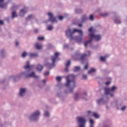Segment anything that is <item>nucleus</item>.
<instances>
[{"label":"nucleus","mask_w":127,"mask_h":127,"mask_svg":"<svg viewBox=\"0 0 127 127\" xmlns=\"http://www.w3.org/2000/svg\"><path fill=\"white\" fill-rule=\"evenodd\" d=\"M87 20V17L86 15H83L82 16L81 18V23H83V22H85Z\"/></svg>","instance_id":"20"},{"label":"nucleus","mask_w":127,"mask_h":127,"mask_svg":"<svg viewBox=\"0 0 127 127\" xmlns=\"http://www.w3.org/2000/svg\"><path fill=\"white\" fill-rule=\"evenodd\" d=\"M17 14H16V13L15 11H13L12 12V18H14V17H17Z\"/></svg>","instance_id":"25"},{"label":"nucleus","mask_w":127,"mask_h":127,"mask_svg":"<svg viewBox=\"0 0 127 127\" xmlns=\"http://www.w3.org/2000/svg\"><path fill=\"white\" fill-rule=\"evenodd\" d=\"M48 15L49 16V19L47 21H51V22H57V20L56 17L53 16V14L52 12H49L48 13Z\"/></svg>","instance_id":"10"},{"label":"nucleus","mask_w":127,"mask_h":127,"mask_svg":"<svg viewBox=\"0 0 127 127\" xmlns=\"http://www.w3.org/2000/svg\"><path fill=\"white\" fill-rule=\"evenodd\" d=\"M81 98L85 100V101H87V92H85L84 94L77 92L74 94V100H75V101H78V100H79Z\"/></svg>","instance_id":"7"},{"label":"nucleus","mask_w":127,"mask_h":127,"mask_svg":"<svg viewBox=\"0 0 127 127\" xmlns=\"http://www.w3.org/2000/svg\"><path fill=\"white\" fill-rule=\"evenodd\" d=\"M47 30L51 31V30H52V29H53V26H51V25H49V26L47 27Z\"/></svg>","instance_id":"30"},{"label":"nucleus","mask_w":127,"mask_h":127,"mask_svg":"<svg viewBox=\"0 0 127 127\" xmlns=\"http://www.w3.org/2000/svg\"><path fill=\"white\" fill-rule=\"evenodd\" d=\"M60 54V53L58 52L55 53L54 56L52 57V64L47 63L45 64L46 67H47L49 69H52V68H53V67H55V61H56V60L58 59V56H59Z\"/></svg>","instance_id":"5"},{"label":"nucleus","mask_w":127,"mask_h":127,"mask_svg":"<svg viewBox=\"0 0 127 127\" xmlns=\"http://www.w3.org/2000/svg\"><path fill=\"white\" fill-rule=\"evenodd\" d=\"M35 48L38 50H40L42 48V44L40 43H37L35 45Z\"/></svg>","instance_id":"15"},{"label":"nucleus","mask_w":127,"mask_h":127,"mask_svg":"<svg viewBox=\"0 0 127 127\" xmlns=\"http://www.w3.org/2000/svg\"><path fill=\"white\" fill-rule=\"evenodd\" d=\"M89 19L90 20L93 21L94 20V16H93V15H90L89 16Z\"/></svg>","instance_id":"32"},{"label":"nucleus","mask_w":127,"mask_h":127,"mask_svg":"<svg viewBox=\"0 0 127 127\" xmlns=\"http://www.w3.org/2000/svg\"><path fill=\"white\" fill-rule=\"evenodd\" d=\"M91 48H92V46H90Z\"/></svg>","instance_id":"53"},{"label":"nucleus","mask_w":127,"mask_h":127,"mask_svg":"<svg viewBox=\"0 0 127 127\" xmlns=\"http://www.w3.org/2000/svg\"><path fill=\"white\" fill-rule=\"evenodd\" d=\"M3 24V21L0 20V25H2Z\"/></svg>","instance_id":"46"},{"label":"nucleus","mask_w":127,"mask_h":127,"mask_svg":"<svg viewBox=\"0 0 127 127\" xmlns=\"http://www.w3.org/2000/svg\"><path fill=\"white\" fill-rule=\"evenodd\" d=\"M106 86H108V85H110L111 84V81H107L105 83Z\"/></svg>","instance_id":"43"},{"label":"nucleus","mask_w":127,"mask_h":127,"mask_svg":"<svg viewBox=\"0 0 127 127\" xmlns=\"http://www.w3.org/2000/svg\"><path fill=\"white\" fill-rule=\"evenodd\" d=\"M78 26H79V27H81V26H82V24H78Z\"/></svg>","instance_id":"50"},{"label":"nucleus","mask_w":127,"mask_h":127,"mask_svg":"<svg viewBox=\"0 0 127 127\" xmlns=\"http://www.w3.org/2000/svg\"><path fill=\"white\" fill-rule=\"evenodd\" d=\"M42 69H43V65L40 64L38 65V66L37 67V70L38 72L42 71Z\"/></svg>","instance_id":"18"},{"label":"nucleus","mask_w":127,"mask_h":127,"mask_svg":"<svg viewBox=\"0 0 127 127\" xmlns=\"http://www.w3.org/2000/svg\"><path fill=\"white\" fill-rule=\"evenodd\" d=\"M50 114L49 113V112L46 111L44 112V116L45 117H49Z\"/></svg>","instance_id":"27"},{"label":"nucleus","mask_w":127,"mask_h":127,"mask_svg":"<svg viewBox=\"0 0 127 127\" xmlns=\"http://www.w3.org/2000/svg\"><path fill=\"white\" fill-rule=\"evenodd\" d=\"M87 53L88 54H84L83 55L78 54V56H80V60H81V61H84V60H85V59H86L87 57L90 56V55H91V52L90 51H88Z\"/></svg>","instance_id":"11"},{"label":"nucleus","mask_w":127,"mask_h":127,"mask_svg":"<svg viewBox=\"0 0 127 127\" xmlns=\"http://www.w3.org/2000/svg\"><path fill=\"white\" fill-rule=\"evenodd\" d=\"M84 69L85 70L88 69V64H85V65L84 67Z\"/></svg>","instance_id":"41"},{"label":"nucleus","mask_w":127,"mask_h":127,"mask_svg":"<svg viewBox=\"0 0 127 127\" xmlns=\"http://www.w3.org/2000/svg\"><path fill=\"white\" fill-rule=\"evenodd\" d=\"M57 96L58 97H59V98L61 97V96H62V92H58L57 93Z\"/></svg>","instance_id":"36"},{"label":"nucleus","mask_w":127,"mask_h":127,"mask_svg":"<svg viewBox=\"0 0 127 127\" xmlns=\"http://www.w3.org/2000/svg\"><path fill=\"white\" fill-rule=\"evenodd\" d=\"M103 127H111V125H109L107 124H104Z\"/></svg>","instance_id":"35"},{"label":"nucleus","mask_w":127,"mask_h":127,"mask_svg":"<svg viewBox=\"0 0 127 127\" xmlns=\"http://www.w3.org/2000/svg\"><path fill=\"white\" fill-rule=\"evenodd\" d=\"M3 0H0V7L1 8H3L7 4V3H4Z\"/></svg>","instance_id":"16"},{"label":"nucleus","mask_w":127,"mask_h":127,"mask_svg":"<svg viewBox=\"0 0 127 127\" xmlns=\"http://www.w3.org/2000/svg\"><path fill=\"white\" fill-rule=\"evenodd\" d=\"M88 31L89 32V35L90 37V39L88 41L84 43L85 47H87V45L90 44L91 42H92L93 39L95 41H100V40H101V39L102 38V36L101 35H96L94 34L96 30H95V29L93 28V27H91L88 29Z\"/></svg>","instance_id":"4"},{"label":"nucleus","mask_w":127,"mask_h":127,"mask_svg":"<svg viewBox=\"0 0 127 127\" xmlns=\"http://www.w3.org/2000/svg\"><path fill=\"white\" fill-rule=\"evenodd\" d=\"M64 49L68 48V45H64Z\"/></svg>","instance_id":"47"},{"label":"nucleus","mask_w":127,"mask_h":127,"mask_svg":"<svg viewBox=\"0 0 127 127\" xmlns=\"http://www.w3.org/2000/svg\"><path fill=\"white\" fill-rule=\"evenodd\" d=\"M114 22L115 23H116V24H120L121 23V20H120V19L118 17L114 19Z\"/></svg>","instance_id":"19"},{"label":"nucleus","mask_w":127,"mask_h":127,"mask_svg":"<svg viewBox=\"0 0 127 127\" xmlns=\"http://www.w3.org/2000/svg\"><path fill=\"white\" fill-rule=\"evenodd\" d=\"M29 55L30 58H35V57H37L38 56V54H37V53H29Z\"/></svg>","instance_id":"17"},{"label":"nucleus","mask_w":127,"mask_h":127,"mask_svg":"<svg viewBox=\"0 0 127 127\" xmlns=\"http://www.w3.org/2000/svg\"><path fill=\"white\" fill-rule=\"evenodd\" d=\"M95 72H96V69L92 68L88 71V74H92V73H95Z\"/></svg>","instance_id":"23"},{"label":"nucleus","mask_w":127,"mask_h":127,"mask_svg":"<svg viewBox=\"0 0 127 127\" xmlns=\"http://www.w3.org/2000/svg\"><path fill=\"white\" fill-rule=\"evenodd\" d=\"M63 18H64V17L62 16H60L59 17V19L60 20H62V19H63Z\"/></svg>","instance_id":"42"},{"label":"nucleus","mask_w":127,"mask_h":127,"mask_svg":"<svg viewBox=\"0 0 127 127\" xmlns=\"http://www.w3.org/2000/svg\"><path fill=\"white\" fill-rule=\"evenodd\" d=\"M121 110V111H125L126 110V106L123 107Z\"/></svg>","instance_id":"45"},{"label":"nucleus","mask_w":127,"mask_h":127,"mask_svg":"<svg viewBox=\"0 0 127 127\" xmlns=\"http://www.w3.org/2000/svg\"><path fill=\"white\" fill-rule=\"evenodd\" d=\"M27 56V53H26V52H24L21 54V58H25V57H26Z\"/></svg>","instance_id":"24"},{"label":"nucleus","mask_w":127,"mask_h":127,"mask_svg":"<svg viewBox=\"0 0 127 127\" xmlns=\"http://www.w3.org/2000/svg\"><path fill=\"white\" fill-rule=\"evenodd\" d=\"M38 39L39 40H40V41L43 40V39H44V37H43V36H42V37H38Z\"/></svg>","instance_id":"37"},{"label":"nucleus","mask_w":127,"mask_h":127,"mask_svg":"<svg viewBox=\"0 0 127 127\" xmlns=\"http://www.w3.org/2000/svg\"><path fill=\"white\" fill-rule=\"evenodd\" d=\"M83 79H85V80L87 79V75H83Z\"/></svg>","instance_id":"44"},{"label":"nucleus","mask_w":127,"mask_h":127,"mask_svg":"<svg viewBox=\"0 0 127 127\" xmlns=\"http://www.w3.org/2000/svg\"><path fill=\"white\" fill-rule=\"evenodd\" d=\"M28 11V8L25 7L23 9L20 10L19 15L20 16H24V14L26 13V12Z\"/></svg>","instance_id":"12"},{"label":"nucleus","mask_w":127,"mask_h":127,"mask_svg":"<svg viewBox=\"0 0 127 127\" xmlns=\"http://www.w3.org/2000/svg\"><path fill=\"white\" fill-rule=\"evenodd\" d=\"M108 14H109V13L106 12V13H104V14H101V16H103L104 17H105L107 16Z\"/></svg>","instance_id":"34"},{"label":"nucleus","mask_w":127,"mask_h":127,"mask_svg":"<svg viewBox=\"0 0 127 127\" xmlns=\"http://www.w3.org/2000/svg\"><path fill=\"white\" fill-rule=\"evenodd\" d=\"M26 92V89L20 88L19 93V96H20V97H23V96L25 95Z\"/></svg>","instance_id":"13"},{"label":"nucleus","mask_w":127,"mask_h":127,"mask_svg":"<svg viewBox=\"0 0 127 127\" xmlns=\"http://www.w3.org/2000/svg\"><path fill=\"white\" fill-rule=\"evenodd\" d=\"M4 53V50H2V51H1L0 54H1V56H2V55H3Z\"/></svg>","instance_id":"40"},{"label":"nucleus","mask_w":127,"mask_h":127,"mask_svg":"<svg viewBox=\"0 0 127 127\" xmlns=\"http://www.w3.org/2000/svg\"><path fill=\"white\" fill-rule=\"evenodd\" d=\"M65 35L69 38L70 41L74 39L77 42H81L83 39V31L73 29V31L70 28L65 31Z\"/></svg>","instance_id":"2"},{"label":"nucleus","mask_w":127,"mask_h":127,"mask_svg":"<svg viewBox=\"0 0 127 127\" xmlns=\"http://www.w3.org/2000/svg\"><path fill=\"white\" fill-rule=\"evenodd\" d=\"M89 123L90 125H94V120L92 119H90Z\"/></svg>","instance_id":"38"},{"label":"nucleus","mask_w":127,"mask_h":127,"mask_svg":"<svg viewBox=\"0 0 127 127\" xmlns=\"http://www.w3.org/2000/svg\"><path fill=\"white\" fill-rule=\"evenodd\" d=\"M46 82V80L44 79V80H43V83L44 84H45Z\"/></svg>","instance_id":"49"},{"label":"nucleus","mask_w":127,"mask_h":127,"mask_svg":"<svg viewBox=\"0 0 127 127\" xmlns=\"http://www.w3.org/2000/svg\"><path fill=\"white\" fill-rule=\"evenodd\" d=\"M49 75V71H46L44 72V76H48Z\"/></svg>","instance_id":"39"},{"label":"nucleus","mask_w":127,"mask_h":127,"mask_svg":"<svg viewBox=\"0 0 127 127\" xmlns=\"http://www.w3.org/2000/svg\"><path fill=\"white\" fill-rule=\"evenodd\" d=\"M75 78H76V76L74 74L68 75L65 77L66 82L65 85V87L68 88V93H72L77 86V83L75 81Z\"/></svg>","instance_id":"3"},{"label":"nucleus","mask_w":127,"mask_h":127,"mask_svg":"<svg viewBox=\"0 0 127 127\" xmlns=\"http://www.w3.org/2000/svg\"><path fill=\"white\" fill-rule=\"evenodd\" d=\"M15 45H16V46H17V45H18V42H16L15 43Z\"/></svg>","instance_id":"51"},{"label":"nucleus","mask_w":127,"mask_h":127,"mask_svg":"<svg viewBox=\"0 0 127 127\" xmlns=\"http://www.w3.org/2000/svg\"><path fill=\"white\" fill-rule=\"evenodd\" d=\"M109 55L105 56V57H100V60L101 61H106V59H107V57H109Z\"/></svg>","instance_id":"22"},{"label":"nucleus","mask_w":127,"mask_h":127,"mask_svg":"<svg viewBox=\"0 0 127 127\" xmlns=\"http://www.w3.org/2000/svg\"><path fill=\"white\" fill-rule=\"evenodd\" d=\"M94 112H91V111L89 110L87 111V114L88 116H91V115H93Z\"/></svg>","instance_id":"33"},{"label":"nucleus","mask_w":127,"mask_h":127,"mask_svg":"<svg viewBox=\"0 0 127 127\" xmlns=\"http://www.w3.org/2000/svg\"><path fill=\"white\" fill-rule=\"evenodd\" d=\"M117 89V87L113 86L111 88H105V94L106 96H108V95H109L110 97H114V94L112 93H114L115 90Z\"/></svg>","instance_id":"6"},{"label":"nucleus","mask_w":127,"mask_h":127,"mask_svg":"<svg viewBox=\"0 0 127 127\" xmlns=\"http://www.w3.org/2000/svg\"><path fill=\"white\" fill-rule=\"evenodd\" d=\"M108 101L109 99L108 98V95L105 94L103 98L97 100V103L98 105H105L108 103Z\"/></svg>","instance_id":"9"},{"label":"nucleus","mask_w":127,"mask_h":127,"mask_svg":"<svg viewBox=\"0 0 127 127\" xmlns=\"http://www.w3.org/2000/svg\"><path fill=\"white\" fill-rule=\"evenodd\" d=\"M74 72H77V71H80V67L79 66H75L74 67V69L73 70Z\"/></svg>","instance_id":"29"},{"label":"nucleus","mask_w":127,"mask_h":127,"mask_svg":"<svg viewBox=\"0 0 127 127\" xmlns=\"http://www.w3.org/2000/svg\"><path fill=\"white\" fill-rule=\"evenodd\" d=\"M71 63V62L70 61H67L66 63L65 64V72H68L69 71V66H70V64Z\"/></svg>","instance_id":"14"},{"label":"nucleus","mask_w":127,"mask_h":127,"mask_svg":"<svg viewBox=\"0 0 127 127\" xmlns=\"http://www.w3.org/2000/svg\"><path fill=\"white\" fill-rule=\"evenodd\" d=\"M35 33H37L38 32V29H35Z\"/></svg>","instance_id":"48"},{"label":"nucleus","mask_w":127,"mask_h":127,"mask_svg":"<svg viewBox=\"0 0 127 127\" xmlns=\"http://www.w3.org/2000/svg\"><path fill=\"white\" fill-rule=\"evenodd\" d=\"M75 24H77V23H75Z\"/></svg>","instance_id":"55"},{"label":"nucleus","mask_w":127,"mask_h":127,"mask_svg":"<svg viewBox=\"0 0 127 127\" xmlns=\"http://www.w3.org/2000/svg\"><path fill=\"white\" fill-rule=\"evenodd\" d=\"M92 116L94 117L95 119H99V115L95 112H93V113L92 114Z\"/></svg>","instance_id":"28"},{"label":"nucleus","mask_w":127,"mask_h":127,"mask_svg":"<svg viewBox=\"0 0 127 127\" xmlns=\"http://www.w3.org/2000/svg\"><path fill=\"white\" fill-rule=\"evenodd\" d=\"M32 18H34V16L33 15H29L26 18V20H29V19H32Z\"/></svg>","instance_id":"21"},{"label":"nucleus","mask_w":127,"mask_h":127,"mask_svg":"<svg viewBox=\"0 0 127 127\" xmlns=\"http://www.w3.org/2000/svg\"><path fill=\"white\" fill-rule=\"evenodd\" d=\"M33 67H34V65H30L29 61H27L26 63V65L23 66V68L25 69V71H22L16 76H11L10 78L14 79V78H21L22 76H24L26 78H35V79H38L39 76L36 75L34 72H32L31 73H29L30 70L33 69Z\"/></svg>","instance_id":"1"},{"label":"nucleus","mask_w":127,"mask_h":127,"mask_svg":"<svg viewBox=\"0 0 127 127\" xmlns=\"http://www.w3.org/2000/svg\"><path fill=\"white\" fill-rule=\"evenodd\" d=\"M62 78H63V77L58 76L56 77V80L58 82H60L61 81Z\"/></svg>","instance_id":"31"},{"label":"nucleus","mask_w":127,"mask_h":127,"mask_svg":"<svg viewBox=\"0 0 127 127\" xmlns=\"http://www.w3.org/2000/svg\"><path fill=\"white\" fill-rule=\"evenodd\" d=\"M111 79H112V78H109V79H110V80H111Z\"/></svg>","instance_id":"54"},{"label":"nucleus","mask_w":127,"mask_h":127,"mask_svg":"<svg viewBox=\"0 0 127 127\" xmlns=\"http://www.w3.org/2000/svg\"><path fill=\"white\" fill-rule=\"evenodd\" d=\"M89 127H94V125H90Z\"/></svg>","instance_id":"52"},{"label":"nucleus","mask_w":127,"mask_h":127,"mask_svg":"<svg viewBox=\"0 0 127 127\" xmlns=\"http://www.w3.org/2000/svg\"><path fill=\"white\" fill-rule=\"evenodd\" d=\"M75 13H81L82 12V9H76L75 10Z\"/></svg>","instance_id":"26"},{"label":"nucleus","mask_w":127,"mask_h":127,"mask_svg":"<svg viewBox=\"0 0 127 127\" xmlns=\"http://www.w3.org/2000/svg\"><path fill=\"white\" fill-rule=\"evenodd\" d=\"M39 116H40V112L38 110L35 111L30 116L29 119L30 121H37L39 119Z\"/></svg>","instance_id":"8"}]
</instances>
